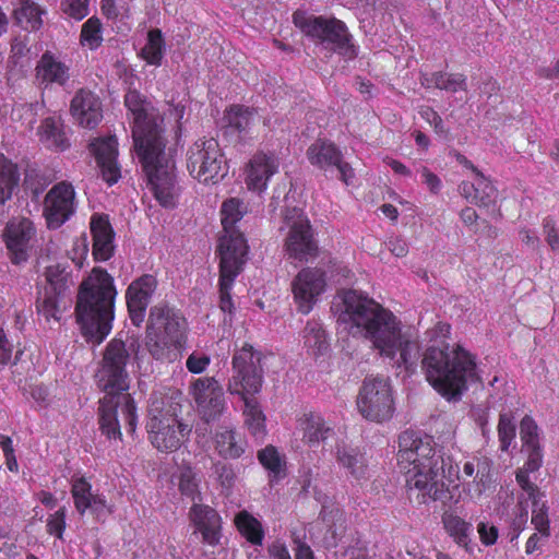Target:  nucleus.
<instances>
[{
	"label": "nucleus",
	"instance_id": "e433bc0d",
	"mask_svg": "<svg viewBox=\"0 0 559 559\" xmlns=\"http://www.w3.org/2000/svg\"><path fill=\"white\" fill-rule=\"evenodd\" d=\"M336 460L354 478L360 479L367 475L366 459L357 449L338 445Z\"/></svg>",
	"mask_w": 559,
	"mask_h": 559
},
{
	"label": "nucleus",
	"instance_id": "3c124183",
	"mask_svg": "<svg viewBox=\"0 0 559 559\" xmlns=\"http://www.w3.org/2000/svg\"><path fill=\"white\" fill-rule=\"evenodd\" d=\"M543 496L533 497L532 501V524L535 528L544 536L548 537L549 532V520L548 511L545 501L542 500Z\"/></svg>",
	"mask_w": 559,
	"mask_h": 559
},
{
	"label": "nucleus",
	"instance_id": "412c9836",
	"mask_svg": "<svg viewBox=\"0 0 559 559\" xmlns=\"http://www.w3.org/2000/svg\"><path fill=\"white\" fill-rule=\"evenodd\" d=\"M75 192L66 181L53 186L45 197L44 215L48 227L58 228L74 213Z\"/></svg>",
	"mask_w": 559,
	"mask_h": 559
},
{
	"label": "nucleus",
	"instance_id": "f257e3e1",
	"mask_svg": "<svg viewBox=\"0 0 559 559\" xmlns=\"http://www.w3.org/2000/svg\"><path fill=\"white\" fill-rule=\"evenodd\" d=\"M337 323L354 336L371 343L380 357L399 370L412 373L420 357L417 333L403 329L396 316L366 295L353 289L337 293L333 302Z\"/></svg>",
	"mask_w": 559,
	"mask_h": 559
},
{
	"label": "nucleus",
	"instance_id": "864d4df0",
	"mask_svg": "<svg viewBox=\"0 0 559 559\" xmlns=\"http://www.w3.org/2000/svg\"><path fill=\"white\" fill-rule=\"evenodd\" d=\"M498 436L501 451H508L515 438V425L508 414H501L498 424Z\"/></svg>",
	"mask_w": 559,
	"mask_h": 559
},
{
	"label": "nucleus",
	"instance_id": "7c9ffc66",
	"mask_svg": "<svg viewBox=\"0 0 559 559\" xmlns=\"http://www.w3.org/2000/svg\"><path fill=\"white\" fill-rule=\"evenodd\" d=\"M459 191L464 199L478 206H489L498 195L497 188L481 171H477L472 181H463Z\"/></svg>",
	"mask_w": 559,
	"mask_h": 559
},
{
	"label": "nucleus",
	"instance_id": "79ce46f5",
	"mask_svg": "<svg viewBox=\"0 0 559 559\" xmlns=\"http://www.w3.org/2000/svg\"><path fill=\"white\" fill-rule=\"evenodd\" d=\"M19 179L20 175L16 165L3 155H0V205L11 198Z\"/></svg>",
	"mask_w": 559,
	"mask_h": 559
},
{
	"label": "nucleus",
	"instance_id": "6ab92c4d",
	"mask_svg": "<svg viewBox=\"0 0 559 559\" xmlns=\"http://www.w3.org/2000/svg\"><path fill=\"white\" fill-rule=\"evenodd\" d=\"M191 394L200 416L206 423L217 420L226 408L223 388L213 377L194 380Z\"/></svg>",
	"mask_w": 559,
	"mask_h": 559
},
{
	"label": "nucleus",
	"instance_id": "f8f14e48",
	"mask_svg": "<svg viewBox=\"0 0 559 559\" xmlns=\"http://www.w3.org/2000/svg\"><path fill=\"white\" fill-rule=\"evenodd\" d=\"M190 175L202 183L215 185L227 174L226 159L218 142L211 139L195 141L188 151Z\"/></svg>",
	"mask_w": 559,
	"mask_h": 559
},
{
	"label": "nucleus",
	"instance_id": "774afa93",
	"mask_svg": "<svg viewBox=\"0 0 559 559\" xmlns=\"http://www.w3.org/2000/svg\"><path fill=\"white\" fill-rule=\"evenodd\" d=\"M388 248L395 257L399 258L406 255L408 252L406 241L399 237L391 238L388 242Z\"/></svg>",
	"mask_w": 559,
	"mask_h": 559
},
{
	"label": "nucleus",
	"instance_id": "8fccbe9b",
	"mask_svg": "<svg viewBox=\"0 0 559 559\" xmlns=\"http://www.w3.org/2000/svg\"><path fill=\"white\" fill-rule=\"evenodd\" d=\"M259 462L273 477L278 478L284 472L285 462L276 448L267 445L258 453Z\"/></svg>",
	"mask_w": 559,
	"mask_h": 559
},
{
	"label": "nucleus",
	"instance_id": "4468645a",
	"mask_svg": "<svg viewBox=\"0 0 559 559\" xmlns=\"http://www.w3.org/2000/svg\"><path fill=\"white\" fill-rule=\"evenodd\" d=\"M247 212L245 203L237 199L230 198L223 202L221 207V221L224 235L219 238L218 255L223 257L225 249L230 255L246 259L248 246L243 235L235 227Z\"/></svg>",
	"mask_w": 559,
	"mask_h": 559
},
{
	"label": "nucleus",
	"instance_id": "e2e57ef3",
	"mask_svg": "<svg viewBox=\"0 0 559 559\" xmlns=\"http://www.w3.org/2000/svg\"><path fill=\"white\" fill-rule=\"evenodd\" d=\"M477 532L479 534L480 542L484 545L491 546L496 544L499 531L493 524L480 522L477 525Z\"/></svg>",
	"mask_w": 559,
	"mask_h": 559
},
{
	"label": "nucleus",
	"instance_id": "2eb2a0df",
	"mask_svg": "<svg viewBox=\"0 0 559 559\" xmlns=\"http://www.w3.org/2000/svg\"><path fill=\"white\" fill-rule=\"evenodd\" d=\"M397 463L402 471L425 465H440L433 441L420 438L413 431H404L399 437Z\"/></svg>",
	"mask_w": 559,
	"mask_h": 559
},
{
	"label": "nucleus",
	"instance_id": "20e7f679",
	"mask_svg": "<svg viewBox=\"0 0 559 559\" xmlns=\"http://www.w3.org/2000/svg\"><path fill=\"white\" fill-rule=\"evenodd\" d=\"M117 289L112 276L95 267L80 284L76 320L87 342L100 344L110 333Z\"/></svg>",
	"mask_w": 559,
	"mask_h": 559
},
{
	"label": "nucleus",
	"instance_id": "cd10ccee",
	"mask_svg": "<svg viewBox=\"0 0 559 559\" xmlns=\"http://www.w3.org/2000/svg\"><path fill=\"white\" fill-rule=\"evenodd\" d=\"M189 516L204 543L211 546L219 543L222 520L216 510L206 504L193 503Z\"/></svg>",
	"mask_w": 559,
	"mask_h": 559
},
{
	"label": "nucleus",
	"instance_id": "473e14b6",
	"mask_svg": "<svg viewBox=\"0 0 559 559\" xmlns=\"http://www.w3.org/2000/svg\"><path fill=\"white\" fill-rule=\"evenodd\" d=\"M47 281L49 286L45 288L43 294L40 293L37 299V311L47 322L51 319L59 321V298L62 289L64 288V283L62 280H55L51 269L47 270Z\"/></svg>",
	"mask_w": 559,
	"mask_h": 559
},
{
	"label": "nucleus",
	"instance_id": "39448f33",
	"mask_svg": "<svg viewBox=\"0 0 559 559\" xmlns=\"http://www.w3.org/2000/svg\"><path fill=\"white\" fill-rule=\"evenodd\" d=\"M262 354L245 343L236 350L233 357V376L228 381L227 390L230 394H238L245 403V423L251 435L263 438L265 435V417L253 395L262 386L263 370L261 367Z\"/></svg>",
	"mask_w": 559,
	"mask_h": 559
},
{
	"label": "nucleus",
	"instance_id": "09e8293b",
	"mask_svg": "<svg viewBox=\"0 0 559 559\" xmlns=\"http://www.w3.org/2000/svg\"><path fill=\"white\" fill-rule=\"evenodd\" d=\"M103 41V27L99 19L92 16L81 29V43L90 49H96Z\"/></svg>",
	"mask_w": 559,
	"mask_h": 559
},
{
	"label": "nucleus",
	"instance_id": "6e6d98bb",
	"mask_svg": "<svg viewBox=\"0 0 559 559\" xmlns=\"http://www.w3.org/2000/svg\"><path fill=\"white\" fill-rule=\"evenodd\" d=\"M520 437L523 447H535L539 444L538 427L532 417L525 416L520 424Z\"/></svg>",
	"mask_w": 559,
	"mask_h": 559
},
{
	"label": "nucleus",
	"instance_id": "5701e85b",
	"mask_svg": "<svg viewBox=\"0 0 559 559\" xmlns=\"http://www.w3.org/2000/svg\"><path fill=\"white\" fill-rule=\"evenodd\" d=\"M71 493L74 507L81 515L88 510L97 520H104L112 513L105 496L94 493L92 485L83 477L73 480Z\"/></svg>",
	"mask_w": 559,
	"mask_h": 559
},
{
	"label": "nucleus",
	"instance_id": "c756f323",
	"mask_svg": "<svg viewBox=\"0 0 559 559\" xmlns=\"http://www.w3.org/2000/svg\"><path fill=\"white\" fill-rule=\"evenodd\" d=\"M91 233L93 236V255L95 260H109L115 250V234L107 216L93 215L91 218Z\"/></svg>",
	"mask_w": 559,
	"mask_h": 559
},
{
	"label": "nucleus",
	"instance_id": "f3484780",
	"mask_svg": "<svg viewBox=\"0 0 559 559\" xmlns=\"http://www.w3.org/2000/svg\"><path fill=\"white\" fill-rule=\"evenodd\" d=\"M325 272L318 267L300 270L292 282L294 300L299 312L308 314L325 290Z\"/></svg>",
	"mask_w": 559,
	"mask_h": 559
},
{
	"label": "nucleus",
	"instance_id": "2f4dec72",
	"mask_svg": "<svg viewBox=\"0 0 559 559\" xmlns=\"http://www.w3.org/2000/svg\"><path fill=\"white\" fill-rule=\"evenodd\" d=\"M491 465V461L485 456L473 457L464 463L463 475L473 477L465 489L471 498H479L490 483Z\"/></svg>",
	"mask_w": 559,
	"mask_h": 559
},
{
	"label": "nucleus",
	"instance_id": "338daca9",
	"mask_svg": "<svg viewBox=\"0 0 559 559\" xmlns=\"http://www.w3.org/2000/svg\"><path fill=\"white\" fill-rule=\"evenodd\" d=\"M12 355V344L8 341L4 332L0 329V365H7Z\"/></svg>",
	"mask_w": 559,
	"mask_h": 559
},
{
	"label": "nucleus",
	"instance_id": "c03bdc74",
	"mask_svg": "<svg viewBox=\"0 0 559 559\" xmlns=\"http://www.w3.org/2000/svg\"><path fill=\"white\" fill-rule=\"evenodd\" d=\"M165 44L162 32L152 29L147 34V41L141 49V57L151 66L158 67L162 64L164 57Z\"/></svg>",
	"mask_w": 559,
	"mask_h": 559
},
{
	"label": "nucleus",
	"instance_id": "6e6552de",
	"mask_svg": "<svg viewBox=\"0 0 559 559\" xmlns=\"http://www.w3.org/2000/svg\"><path fill=\"white\" fill-rule=\"evenodd\" d=\"M293 22L306 36L318 39L326 49L333 50L346 58L356 56L350 43L346 25L334 17L316 16L306 11L297 10Z\"/></svg>",
	"mask_w": 559,
	"mask_h": 559
},
{
	"label": "nucleus",
	"instance_id": "0eeeda50",
	"mask_svg": "<svg viewBox=\"0 0 559 559\" xmlns=\"http://www.w3.org/2000/svg\"><path fill=\"white\" fill-rule=\"evenodd\" d=\"M146 429L151 443L160 452L178 450L191 432V426L178 419L176 408L157 396L151 397Z\"/></svg>",
	"mask_w": 559,
	"mask_h": 559
},
{
	"label": "nucleus",
	"instance_id": "4d7b16f0",
	"mask_svg": "<svg viewBox=\"0 0 559 559\" xmlns=\"http://www.w3.org/2000/svg\"><path fill=\"white\" fill-rule=\"evenodd\" d=\"M532 473L531 471L526 469L525 467L519 468L515 475L516 483L523 490V495L521 497L524 498V500H528L533 497L543 496V493L538 490L535 484H533L528 474Z\"/></svg>",
	"mask_w": 559,
	"mask_h": 559
},
{
	"label": "nucleus",
	"instance_id": "393cba45",
	"mask_svg": "<svg viewBox=\"0 0 559 559\" xmlns=\"http://www.w3.org/2000/svg\"><path fill=\"white\" fill-rule=\"evenodd\" d=\"M70 76V66L49 50L45 51L36 63L35 79L39 85L45 87L64 86Z\"/></svg>",
	"mask_w": 559,
	"mask_h": 559
},
{
	"label": "nucleus",
	"instance_id": "dca6fc26",
	"mask_svg": "<svg viewBox=\"0 0 559 559\" xmlns=\"http://www.w3.org/2000/svg\"><path fill=\"white\" fill-rule=\"evenodd\" d=\"M439 465H423L403 471L409 493L417 491L419 503L443 500L447 497L444 483L439 478Z\"/></svg>",
	"mask_w": 559,
	"mask_h": 559
},
{
	"label": "nucleus",
	"instance_id": "0e129e2a",
	"mask_svg": "<svg viewBox=\"0 0 559 559\" xmlns=\"http://www.w3.org/2000/svg\"><path fill=\"white\" fill-rule=\"evenodd\" d=\"M544 231L546 234V241L552 250H559V234L557 231L555 222L551 218H546L543 223Z\"/></svg>",
	"mask_w": 559,
	"mask_h": 559
},
{
	"label": "nucleus",
	"instance_id": "ddd939ff",
	"mask_svg": "<svg viewBox=\"0 0 559 559\" xmlns=\"http://www.w3.org/2000/svg\"><path fill=\"white\" fill-rule=\"evenodd\" d=\"M284 222L289 231L285 239V250L289 258L298 261H307L314 257L318 250L313 239L311 225L300 209H288L284 215Z\"/></svg>",
	"mask_w": 559,
	"mask_h": 559
},
{
	"label": "nucleus",
	"instance_id": "bf43d9fd",
	"mask_svg": "<svg viewBox=\"0 0 559 559\" xmlns=\"http://www.w3.org/2000/svg\"><path fill=\"white\" fill-rule=\"evenodd\" d=\"M211 358L206 354L193 352L186 361V367L191 373H202L210 365Z\"/></svg>",
	"mask_w": 559,
	"mask_h": 559
},
{
	"label": "nucleus",
	"instance_id": "49530a36",
	"mask_svg": "<svg viewBox=\"0 0 559 559\" xmlns=\"http://www.w3.org/2000/svg\"><path fill=\"white\" fill-rule=\"evenodd\" d=\"M269 556L270 559H292V556L285 546V544L280 542H274L269 547ZM295 559H314L313 551L311 548L301 542H297L294 547Z\"/></svg>",
	"mask_w": 559,
	"mask_h": 559
},
{
	"label": "nucleus",
	"instance_id": "f03ea898",
	"mask_svg": "<svg viewBox=\"0 0 559 559\" xmlns=\"http://www.w3.org/2000/svg\"><path fill=\"white\" fill-rule=\"evenodd\" d=\"M129 358L130 354L126 344L114 338L107 344L102 365L96 373L97 386L104 393L98 402V423L102 432L108 439H121L119 415H121L128 432L133 433L136 428V406L128 393L130 388V378L127 371Z\"/></svg>",
	"mask_w": 559,
	"mask_h": 559
},
{
	"label": "nucleus",
	"instance_id": "603ef678",
	"mask_svg": "<svg viewBox=\"0 0 559 559\" xmlns=\"http://www.w3.org/2000/svg\"><path fill=\"white\" fill-rule=\"evenodd\" d=\"M213 475L222 488V492L229 495L234 487L237 475L230 464L216 462L213 464Z\"/></svg>",
	"mask_w": 559,
	"mask_h": 559
},
{
	"label": "nucleus",
	"instance_id": "423d86ee",
	"mask_svg": "<svg viewBox=\"0 0 559 559\" xmlns=\"http://www.w3.org/2000/svg\"><path fill=\"white\" fill-rule=\"evenodd\" d=\"M186 319L167 305L150 309L146 326V348L157 360L175 361L187 343Z\"/></svg>",
	"mask_w": 559,
	"mask_h": 559
},
{
	"label": "nucleus",
	"instance_id": "72a5a7b5",
	"mask_svg": "<svg viewBox=\"0 0 559 559\" xmlns=\"http://www.w3.org/2000/svg\"><path fill=\"white\" fill-rule=\"evenodd\" d=\"M297 428L302 431V440L309 445L325 441L333 432L321 415L314 413H306L299 417Z\"/></svg>",
	"mask_w": 559,
	"mask_h": 559
},
{
	"label": "nucleus",
	"instance_id": "a19ab883",
	"mask_svg": "<svg viewBox=\"0 0 559 559\" xmlns=\"http://www.w3.org/2000/svg\"><path fill=\"white\" fill-rule=\"evenodd\" d=\"M43 10L32 0H20L19 7L14 9V16L25 29L36 31L43 25Z\"/></svg>",
	"mask_w": 559,
	"mask_h": 559
},
{
	"label": "nucleus",
	"instance_id": "680f3d73",
	"mask_svg": "<svg viewBox=\"0 0 559 559\" xmlns=\"http://www.w3.org/2000/svg\"><path fill=\"white\" fill-rule=\"evenodd\" d=\"M523 451L527 454V461L524 466L531 472H536L543 464V453L539 444L535 447H523Z\"/></svg>",
	"mask_w": 559,
	"mask_h": 559
},
{
	"label": "nucleus",
	"instance_id": "69168bd1",
	"mask_svg": "<svg viewBox=\"0 0 559 559\" xmlns=\"http://www.w3.org/2000/svg\"><path fill=\"white\" fill-rule=\"evenodd\" d=\"M419 171L421 174L423 182L427 186L430 192L438 193L442 186L440 178L427 167H421Z\"/></svg>",
	"mask_w": 559,
	"mask_h": 559
},
{
	"label": "nucleus",
	"instance_id": "5fc2aeb1",
	"mask_svg": "<svg viewBox=\"0 0 559 559\" xmlns=\"http://www.w3.org/2000/svg\"><path fill=\"white\" fill-rule=\"evenodd\" d=\"M61 10L69 17L81 21L90 12V0H62Z\"/></svg>",
	"mask_w": 559,
	"mask_h": 559
},
{
	"label": "nucleus",
	"instance_id": "f704fd0d",
	"mask_svg": "<svg viewBox=\"0 0 559 559\" xmlns=\"http://www.w3.org/2000/svg\"><path fill=\"white\" fill-rule=\"evenodd\" d=\"M441 522L447 534L454 543L460 547L467 548L473 531L472 524L452 511L443 512Z\"/></svg>",
	"mask_w": 559,
	"mask_h": 559
},
{
	"label": "nucleus",
	"instance_id": "9b49d317",
	"mask_svg": "<svg viewBox=\"0 0 559 559\" xmlns=\"http://www.w3.org/2000/svg\"><path fill=\"white\" fill-rule=\"evenodd\" d=\"M357 408L367 420L383 423L393 416L394 399L389 378L366 377L357 395Z\"/></svg>",
	"mask_w": 559,
	"mask_h": 559
},
{
	"label": "nucleus",
	"instance_id": "bb28decb",
	"mask_svg": "<svg viewBox=\"0 0 559 559\" xmlns=\"http://www.w3.org/2000/svg\"><path fill=\"white\" fill-rule=\"evenodd\" d=\"M278 160L274 155L258 153L250 159L246 170V185L249 190L262 192L270 178L277 173Z\"/></svg>",
	"mask_w": 559,
	"mask_h": 559
},
{
	"label": "nucleus",
	"instance_id": "052dcab7",
	"mask_svg": "<svg viewBox=\"0 0 559 559\" xmlns=\"http://www.w3.org/2000/svg\"><path fill=\"white\" fill-rule=\"evenodd\" d=\"M66 528V509L61 508L52 514L47 522V531L51 535L61 538Z\"/></svg>",
	"mask_w": 559,
	"mask_h": 559
},
{
	"label": "nucleus",
	"instance_id": "1a4fd4ad",
	"mask_svg": "<svg viewBox=\"0 0 559 559\" xmlns=\"http://www.w3.org/2000/svg\"><path fill=\"white\" fill-rule=\"evenodd\" d=\"M138 155L156 200L165 207H173L175 205V162L165 153V144L138 152Z\"/></svg>",
	"mask_w": 559,
	"mask_h": 559
},
{
	"label": "nucleus",
	"instance_id": "a211bd4d",
	"mask_svg": "<svg viewBox=\"0 0 559 559\" xmlns=\"http://www.w3.org/2000/svg\"><path fill=\"white\" fill-rule=\"evenodd\" d=\"M307 157L311 165L325 173H337V178L346 186L353 182L355 177L352 166L344 160L338 147L329 141L317 140L307 150Z\"/></svg>",
	"mask_w": 559,
	"mask_h": 559
},
{
	"label": "nucleus",
	"instance_id": "9d476101",
	"mask_svg": "<svg viewBox=\"0 0 559 559\" xmlns=\"http://www.w3.org/2000/svg\"><path fill=\"white\" fill-rule=\"evenodd\" d=\"M124 104L133 118L132 136L136 153L165 144L162 136L165 118L158 117L151 104L136 91L126 94Z\"/></svg>",
	"mask_w": 559,
	"mask_h": 559
},
{
	"label": "nucleus",
	"instance_id": "7ed1b4c3",
	"mask_svg": "<svg viewBox=\"0 0 559 559\" xmlns=\"http://www.w3.org/2000/svg\"><path fill=\"white\" fill-rule=\"evenodd\" d=\"M450 330L448 323L438 322L426 332L432 344L425 350L421 364L432 388L448 401H459L468 384L480 378L475 356L460 345L445 343Z\"/></svg>",
	"mask_w": 559,
	"mask_h": 559
},
{
	"label": "nucleus",
	"instance_id": "13d9d810",
	"mask_svg": "<svg viewBox=\"0 0 559 559\" xmlns=\"http://www.w3.org/2000/svg\"><path fill=\"white\" fill-rule=\"evenodd\" d=\"M100 9L109 20H117L119 16L128 15L129 8L122 0H102Z\"/></svg>",
	"mask_w": 559,
	"mask_h": 559
},
{
	"label": "nucleus",
	"instance_id": "58836bf2",
	"mask_svg": "<svg viewBox=\"0 0 559 559\" xmlns=\"http://www.w3.org/2000/svg\"><path fill=\"white\" fill-rule=\"evenodd\" d=\"M423 85L455 93L467 87L466 76L462 73L435 72L424 76Z\"/></svg>",
	"mask_w": 559,
	"mask_h": 559
},
{
	"label": "nucleus",
	"instance_id": "aec40b11",
	"mask_svg": "<svg viewBox=\"0 0 559 559\" xmlns=\"http://www.w3.org/2000/svg\"><path fill=\"white\" fill-rule=\"evenodd\" d=\"M35 235L36 228L28 218H12L7 223L2 239L13 264L23 263L28 259Z\"/></svg>",
	"mask_w": 559,
	"mask_h": 559
},
{
	"label": "nucleus",
	"instance_id": "b1692460",
	"mask_svg": "<svg viewBox=\"0 0 559 559\" xmlns=\"http://www.w3.org/2000/svg\"><path fill=\"white\" fill-rule=\"evenodd\" d=\"M71 114L84 128L93 129L103 119L102 102L97 95L87 90H79L71 100Z\"/></svg>",
	"mask_w": 559,
	"mask_h": 559
},
{
	"label": "nucleus",
	"instance_id": "ea45409f",
	"mask_svg": "<svg viewBox=\"0 0 559 559\" xmlns=\"http://www.w3.org/2000/svg\"><path fill=\"white\" fill-rule=\"evenodd\" d=\"M215 450L224 459H238L245 452L242 441L231 429L224 427L215 433Z\"/></svg>",
	"mask_w": 559,
	"mask_h": 559
},
{
	"label": "nucleus",
	"instance_id": "4c0bfd02",
	"mask_svg": "<svg viewBox=\"0 0 559 559\" xmlns=\"http://www.w3.org/2000/svg\"><path fill=\"white\" fill-rule=\"evenodd\" d=\"M40 142L48 148L63 151L69 146L61 123L55 118L43 120L38 129Z\"/></svg>",
	"mask_w": 559,
	"mask_h": 559
},
{
	"label": "nucleus",
	"instance_id": "de8ad7c7",
	"mask_svg": "<svg viewBox=\"0 0 559 559\" xmlns=\"http://www.w3.org/2000/svg\"><path fill=\"white\" fill-rule=\"evenodd\" d=\"M305 344L313 350L314 355L322 354L326 348V336L321 324L316 321L308 322L304 330Z\"/></svg>",
	"mask_w": 559,
	"mask_h": 559
},
{
	"label": "nucleus",
	"instance_id": "4be33fe9",
	"mask_svg": "<svg viewBox=\"0 0 559 559\" xmlns=\"http://www.w3.org/2000/svg\"><path fill=\"white\" fill-rule=\"evenodd\" d=\"M157 288V280L144 274L131 282L126 290V300L131 322L140 326L144 321L147 306Z\"/></svg>",
	"mask_w": 559,
	"mask_h": 559
},
{
	"label": "nucleus",
	"instance_id": "c9c22d12",
	"mask_svg": "<svg viewBox=\"0 0 559 559\" xmlns=\"http://www.w3.org/2000/svg\"><path fill=\"white\" fill-rule=\"evenodd\" d=\"M224 120L226 121V127L230 130L245 133L260 122V116L253 108L231 106L226 110Z\"/></svg>",
	"mask_w": 559,
	"mask_h": 559
},
{
	"label": "nucleus",
	"instance_id": "c85d7f7f",
	"mask_svg": "<svg viewBox=\"0 0 559 559\" xmlns=\"http://www.w3.org/2000/svg\"><path fill=\"white\" fill-rule=\"evenodd\" d=\"M245 262L246 259L230 255L226 249L224 255L219 257V307L224 312L233 311L230 289Z\"/></svg>",
	"mask_w": 559,
	"mask_h": 559
},
{
	"label": "nucleus",
	"instance_id": "a878e982",
	"mask_svg": "<svg viewBox=\"0 0 559 559\" xmlns=\"http://www.w3.org/2000/svg\"><path fill=\"white\" fill-rule=\"evenodd\" d=\"M117 146L118 142L115 136L98 139L91 144L103 179L109 185L116 183L120 178V168L117 164Z\"/></svg>",
	"mask_w": 559,
	"mask_h": 559
},
{
	"label": "nucleus",
	"instance_id": "37998d69",
	"mask_svg": "<svg viewBox=\"0 0 559 559\" xmlns=\"http://www.w3.org/2000/svg\"><path fill=\"white\" fill-rule=\"evenodd\" d=\"M238 531L248 542L253 545H261L264 538V532L261 523L249 512L241 511L235 518Z\"/></svg>",
	"mask_w": 559,
	"mask_h": 559
},
{
	"label": "nucleus",
	"instance_id": "a18cd8bd",
	"mask_svg": "<svg viewBox=\"0 0 559 559\" xmlns=\"http://www.w3.org/2000/svg\"><path fill=\"white\" fill-rule=\"evenodd\" d=\"M179 490L194 503L202 501L200 480L197 478V474L192 467L186 466L181 468L179 475Z\"/></svg>",
	"mask_w": 559,
	"mask_h": 559
}]
</instances>
